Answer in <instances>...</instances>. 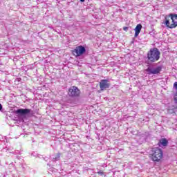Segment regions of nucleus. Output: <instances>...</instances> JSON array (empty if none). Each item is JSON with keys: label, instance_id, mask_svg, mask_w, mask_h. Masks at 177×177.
<instances>
[{"label": "nucleus", "instance_id": "nucleus-1", "mask_svg": "<svg viewBox=\"0 0 177 177\" xmlns=\"http://www.w3.org/2000/svg\"><path fill=\"white\" fill-rule=\"evenodd\" d=\"M149 158L154 162H161L164 158V151L160 147L152 148L149 153Z\"/></svg>", "mask_w": 177, "mask_h": 177}, {"label": "nucleus", "instance_id": "nucleus-2", "mask_svg": "<svg viewBox=\"0 0 177 177\" xmlns=\"http://www.w3.org/2000/svg\"><path fill=\"white\" fill-rule=\"evenodd\" d=\"M163 24L167 28H176L177 27V14L170 13L165 17Z\"/></svg>", "mask_w": 177, "mask_h": 177}, {"label": "nucleus", "instance_id": "nucleus-3", "mask_svg": "<svg viewBox=\"0 0 177 177\" xmlns=\"http://www.w3.org/2000/svg\"><path fill=\"white\" fill-rule=\"evenodd\" d=\"M160 56H161V53H160V50L157 48H151L147 53V59L149 62H158L160 60Z\"/></svg>", "mask_w": 177, "mask_h": 177}, {"label": "nucleus", "instance_id": "nucleus-4", "mask_svg": "<svg viewBox=\"0 0 177 177\" xmlns=\"http://www.w3.org/2000/svg\"><path fill=\"white\" fill-rule=\"evenodd\" d=\"M68 95L69 97H80L81 96V91L78 87L73 86L68 88Z\"/></svg>", "mask_w": 177, "mask_h": 177}, {"label": "nucleus", "instance_id": "nucleus-5", "mask_svg": "<svg viewBox=\"0 0 177 177\" xmlns=\"http://www.w3.org/2000/svg\"><path fill=\"white\" fill-rule=\"evenodd\" d=\"M85 52H86L85 47L82 46H79L72 51V53L74 56L78 57V56H82V55H84Z\"/></svg>", "mask_w": 177, "mask_h": 177}, {"label": "nucleus", "instance_id": "nucleus-6", "mask_svg": "<svg viewBox=\"0 0 177 177\" xmlns=\"http://www.w3.org/2000/svg\"><path fill=\"white\" fill-rule=\"evenodd\" d=\"M100 91H104L105 89H109L110 88V83L107 80H102L100 82Z\"/></svg>", "mask_w": 177, "mask_h": 177}, {"label": "nucleus", "instance_id": "nucleus-7", "mask_svg": "<svg viewBox=\"0 0 177 177\" xmlns=\"http://www.w3.org/2000/svg\"><path fill=\"white\" fill-rule=\"evenodd\" d=\"M31 113V109H20L17 110V114H21V115H24L26 114H29Z\"/></svg>", "mask_w": 177, "mask_h": 177}, {"label": "nucleus", "instance_id": "nucleus-8", "mask_svg": "<svg viewBox=\"0 0 177 177\" xmlns=\"http://www.w3.org/2000/svg\"><path fill=\"white\" fill-rule=\"evenodd\" d=\"M134 31V37L135 38H138V37H139V34H140V31H142V24H138L135 28Z\"/></svg>", "mask_w": 177, "mask_h": 177}, {"label": "nucleus", "instance_id": "nucleus-9", "mask_svg": "<svg viewBox=\"0 0 177 177\" xmlns=\"http://www.w3.org/2000/svg\"><path fill=\"white\" fill-rule=\"evenodd\" d=\"M158 145L159 147H161V146H163V147H167L168 146V140L167 138H162L159 140Z\"/></svg>", "mask_w": 177, "mask_h": 177}, {"label": "nucleus", "instance_id": "nucleus-10", "mask_svg": "<svg viewBox=\"0 0 177 177\" xmlns=\"http://www.w3.org/2000/svg\"><path fill=\"white\" fill-rule=\"evenodd\" d=\"M162 70V67L158 66L156 68L152 69V74H159L160 71Z\"/></svg>", "mask_w": 177, "mask_h": 177}, {"label": "nucleus", "instance_id": "nucleus-11", "mask_svg": "<svg viewBox=\"0 0 177 177\" xmlns=\"http://www.w3.org/2000/svg\"><path fill=\"white\" fill-rule=\"evenodd\" d=\"M145 71H147V73H149V74H153V69L150 68H147Z\"/></svg>", "mask_w": 177, "mask_h": 177}, {"label": "nucleus", "instance_id": "nucleus-12", "mask_svg": "<svg viewBox=\"0 0 177 177\" xmlns=\"http://www.w3.org/2000/svg\"><path fill=\"white\" fill-rule=\"evenodd\" d=\"M60 158V153H57L55 158L54 160H56V161H57V160H59Z\"/></svg>", "mask_w": 177, "mask_h": 177}, {"label": "nucleus", "instance_id": "nucleus-13", "mask_svg": "<svg viewBox=\"0 0 177 177\" xmlns=\"http://www.w3.org/2000/svg\"><path fill=\"white\" fill-rule=\"evenodd\" d=\"M98 175H100V176H103V175H104V172L103 171V170H100L97 172Z\"/></svg>", "mask_w": 177, "mask_h": 177}, {"label": "nucleus", "instance_id": "nucleus-14", "mask_svg": "<svg viewBox=\"0 0 177 177\" xmlns=\"http://www.w3.org/2000/svg\"><path fill=\"white\" fill-rule=\"evenodd\" d=\"M174 88L177 91V82L174 83Z\"/></svg>", "mask_w": 177, "mask_h": 177}, {"label": "nucleus", "instance_id": "nucleus-15", "mask_svg": "<svg viewBox=\"0 0 177 177\" xmlns=\"http://www.w3.org/2000/svg\"><path fill=\"white\" fill-rule=\"evenodd\" d=\"M123 30H124V31H128V27L124 26V27L123 28Z\"/></svg>", "mask_w": 177, "mask_h": 177}, {"label": "nucleus", "instance_id": "nucleus-16", "mask_svg": "<svg viewBox=\"0 0 177 177\" xmlns=\"http://www.w3.org/2000/svg\"><path fill=\"white\" fill-rule=\"evenodd\" d=\"M2 110V104H0V111Z\"/></svg>", "mask_w": 177, "mask_h": 177}, {"label": "nucleus", "instance_id": "nucleus-17", "mask_svg": "<svg viewBox=\"0 0 177 177\" xmlns=\"http://www.w3.org/2000/svg\"><path fill=\"white\" fill-rule=\"evenodd\" d=\"M80 2H85V0H80Z\"/></svg>", "mask_w": 177, "mask_h": 177}]
</instances>
